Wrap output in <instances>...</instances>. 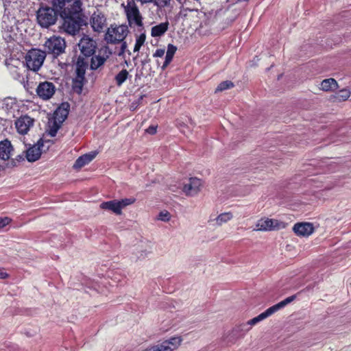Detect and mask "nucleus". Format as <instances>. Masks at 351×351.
<instances>
[{"label": "nucleus", "mask_w": 351, "mask_h": 351, "mask_svg": "<svg viewBox=\"0 0 351 351\" xmlns=\"http://www.w3.org/2000/svg\"><path fill=\"white\" fill-rule=\"evenodd\" d=\"M25 160V158L23 155H18L16 158L8 160L5 165L2 166V169H12L17 167L21 162Z\"/></svg>", "instance_id": "obj_25"}, {"label": "nucleus", "mask_w": 351, "mask_h": 351, "mask_svg": "<svg viewBox=\"0 0 351 351\" xmlns=\"http://www.w3.org/2000/svg\"><path fill=\"white\" fill-rule=\"evenodd\" d=\"M99 207L103 210L112 211L117 215H119L122 213L117 199L104 202L101 203Z\"/></svg>", "instance_id": "obj_19"}, {"label": "nucleus", "mask_w": 351, "mask_h": 351, "mask_svg": "<svg viewBox=\"0 0 351 351\" xmlns=\"http://www.w3.org/2000/svg\"><path fill=\"white\" fill-rule=\"evenodd\" d=\"M173 58V56L166 53L165 60V62L161 67L162 70H165L168 66V65L171 62Z\"/></svg>", "instance_id": "obj_40"}, {"label": "nucleus", "mask_w": 351, "mask_h": 351, "mask_svg": "<svg viewBox=\"0 0 351 351\" xmlns=\"http://www.w3.org/2000/svg\"><path fill=\"white\" fill-rule=\"evenodd\" d=\"M97 152H90L80 156L75 162L73 168L79 169L90 163L97 156Z\"/></svg>", "instance_id": "obj_17"}, {"label": "nucleus", "mask_w": 351, "mask_h": 351, "mask_svg": "<svg viewBox=\"0 0 351 351\" xmlns=\"http://www.w3.org/2000/svg\"><path fill=\"white\" fill-rule=\"evenodd\" d=\"M14 152V147L11 142L5 139L0 141V160L8 161Z\"/></svg>", "instance_id": "obj_15"}, {"label": "nucleus", "mask_w": 351, "mask_h": 351, "mask_svg": "<svg viewBox=\"0 0 351 351\" xmlns=\"http://www.w3.org/2000/svg\"><path fill=\"white\" fill-rule=\"evenodd\" d=\"M148 253H149V252H147L146 250H145V251H141V252H139V254H137V255H136V258H137V259H143V258H144L145 257H146V256H147V254H148Z\"/></svg>", "instance_id": "obj_45"}, {"label": "nucleus", "mask_w": 351, "mask_h": 351, "mask_svg": "<svg viewBox=\"0 0 351 351\" xmlns=\"http://www.w3.org/2000/svg\"><path fill=\"white\" fill-rule=\"evenodd\" d=\"M256 230L271 231L280 230L285 227V223L274 219L262 218L256 224Z\"/></svg>", "instance_id": "obj_8"}, {"label": "nucleus", "mask_w": 351, "mask_h": 351, "mask_svg": "<svg viewBox=\"0 0 351 351\" xmlns=\"http://www.w3.org/2000/svg\"><path fill=\"white\" fill-rule=\"evenodd\" d=\"M60 16L63 22L62 29L68 34L75 35L86 25L82 12V0H66Z\"/></svg>", "instance_id": "obj_1"}, {"label": "nucleus", "mask_w": 351, "mask_h": 351, "mask_svg": "<svg viewBox=\"0 0 351 351\" xmlns=\"http://www.w3.org/2000/svg\"><path fill=\"white\" fill-rule=\"evenodd\" d=\"M146 132L149 134H155L157 132V126L156 125H150L146 129Z\"/></svg>", "instance_id": "obj_43"}, {"label": "nucleus", "mask_w": 351, "mask_h": 351, "mask_svg": "<svg viewBox=\"0 0 351 351\" xmlns=\"http://www.w3.org/2000/svg\"><path fill=\"white\" fill-rule=\"evenodd\" d=\"M146 39V35L145 32L141 33L136 38V43L134 47V52H138L141 47L144 45Z\"/></svg>", "instance_id": "obj_30"}, {"label": "nucleus", "mask_w": 351, "mask_h": 351, "mask_svg": "<svg viewBox=\"0 0 351 351\" xmlns=\"http://www.w3.org/2000/svg\"><path fill=\"white\" fill-rule=\"evenodd\" d=\"M258 322H259V320H258V317H255L251 319L250 320H249L247 322V324H249L250 326H253V325L256 324Z\"/></svg>", "instance_id": "obj_46"}, {"label": "nucleus", "mask_w": 351, "mask_h": 351, "mask_svg": "<svg viewBox=\"0 0 351 351\" xmlns=\"http://www.w3.org/2000/svg\"><path fill=\"white\" fill-rule=\"evenodd\" d=\"M169 328H170V327H168V328H164L163 330H164L165 331H167V330L169 329Z\"/></svg>", "instance_id": "obj_50"}, {"label": "nucleus", "mask_w": 351, "mask_h": 351, "mask_svg": "<svg viewBox=\"0 0 351 351\" xmlns=\"http://www.w3.org/2000/svg\"><path fill=\"white\" fill-rule=\"evenodd\" d=\"M34 119L29 116H22L15 122V126L19 133L26 134L33 125Z\"/></svg>", "instance_id": "obj_12"}, {"label": "nucleus", "mask_w": 351, "mask_h": 351, "mask_svg": "<svg viewBox=\"0 0 351 351\" xmlns=\"http://www.w3.org/2000/svg\"><path fill=\"white\" fill-rule=\"evenodd\" d=\"M62 123L58 122V120L53 119L51 125H50V129L49 130V134L51 137L56 136L58 130L61 127Z\"/></svg>", "instance_id": "obj_34"}, {"label": "nucleus", "mask_w": 351, "mask_h": 351, "mask_svg": "<svg viewBox=\"0 0 351 351\" xmlns=\"http://www.w3.org/2000/svg\"><path fill=\"white\" fill-rule=\"evenodd\" d=\"M171 0H153L154 5L159 8H165L170 4Z\"/></svg>", "instance_id": "obj_39"}, {"label": "nucleus", "mask_w": 351, "mask_h": 351, "mask_svg": "<svg viewBox=\"0 0 351 351\" xmlns=\"http://www.w3.org/2000/svg\"><path fill=\"white\" fill-rule=\"evenodd\" d=\"M11 219L7 217H0V228H3L8 225Z\"/></svg>", "instance_id": "obj_42"}, {"label": "nucleus", "mask_w": 351, "mask_h": 351, "mask_svg": "<svg viewBox=\"0 0 351 351\" xmlns=\"http://www.w3.org/2000/svg\"><path fill=\"white\" fill-rule=\"evenodd\" d=\"M70 109V105L68 102L62 103L55 110L53 119L58 120L59 123H63L67 118Z\"/></svg>", "instance_id": "obj_16"}, {"label": "nucleus", "mask_w": 351, "mask_h": 351, "mask_svg": "<svg viewBox=\"0 0 351 351\" xmlns=\"http://www.w3.org/2000/svg\"><path fill=\"white\" fill-rule=\"evenodd\" d=\"M165 53V49H157L156 50L155 53H154L153 56L161 58L164 56Z\"/></svg>", "instance_id": "obj_44"}, {"label": "nucleus", "mask_w": 351, "mask_h": 351, "mask_svg": "<svg viewBox=\"0 0 351 351\" xmlns=\"http://www.w3.org/2000/svg\"><path fill=\"white\" fill-rule=\"evenodd\" d=\"M90 22L95 32H101L106 26V19L101 12H95L91 16Z\"/></svg>", "instance_id": "obj_11"}, {"label": "nucleus", "mask_w": 351, "mask_h": 351, "mask_svg": "<svg viewBox=\"0 0 351 351\" xmlns=\"http://www.w3.org/2000/svg\"><path fill=\"white\" fill-rule=\"evenodd\" d=\"M232 217V214L230 212H228L220 214L215 220L216 221L217 225L221 226L223 223L230 221Z\"/></svg>", "instance_id": "obj_29"}, {"label": "nucleus", "mask_w": 351, "mask_h": 351, "mask_svg": "<svg viewBox=\"0 0 351 351\" xmlns=\"http://www.w3.org/2000/svg\"><path fill=\"white\" fill-rule=\"evenodd\" d=\"M125 12L130 27L136 26L141 28L139 31L143 29V17L134 1L128 2L127 5L125 6Z\"/></svg>", "instance_id": "obj_3"}, {"label": "nucleus", "mask_w": 351, "mask_h": 351, "mask_svg": "<svg viewBox=\"0 0 351 351\" xmlns=\"http://www.w3.org/2000/svg\"><path fill=\"white\" fill-rule=\"evenodd\" d=\"M182 341V339L180 337H173L143 351H173L180 346Z\"/></svg>", "instance_id": "obj_7"}, {"label": "nucleus", "mask_w": 351, "mask_h": 351, "mask_svg": "<svg viewBox=\"0 0 351 351\" xmlns=\"http://www.w3.org/2000/svg\"><path fill=\"white\" fill-rule=\"evenodd\" d=\"M90 67L91 70H96L99 66L103 65L106 61L107 57L105 58L101 56H92Z\"/></svg>", "instance_id": "obj_24"}, {"label": "nucleus", "mask_w": 351, "mask_h": 351, "mask_svg": "<svg viewBox=\"0 0 351 351\" xmlns=\"http://www.w3.org/2000/svg\"><path fill=\"white\" fill-rule=\"evenodd\" d=\"M178 1L180 2L182 0H177Z\"/></svg>", "instance_id": "obj_51"}, {"label": "nucleus", "mask_w": 351, "mask_h": 351, "mask_svg": "<svg viewBox=\"0 0 351 351\" xmlns=\"http://www.w3.org/2000/svg\"><path fill=\"white\" fill-rule=\"evenodd\" d=\"M129 32L128 27L125 25L119 26L111 25L105 34V40L107 43L116 44L125 40Z\"/></svg>", "instance_id": "obj_4"}, {"label": "nucleus", "mask_w": 351, "mask_h": 351, "mask_svg": "<svg viewBox=\"0 0 351 351\" xmlns=\"http://www.w3.org/2000/svg\"><path fill=\"white\" fill-rule=\"evenodd\" d=\"M295 298H296L295 295L289 296V297L287 298L286 299L283 300L282 301L278 302V304L272 306V308H274L275 312H277L278 311H279L281 308L286 306L289 303L292 302Z\"/></svg>", "instance_id": "obj_28"}, {"label": "nucleus", "mask_w": 351, "mask_h": 351, "mask_svg": "<svg viewBox=\"0 0 351 351\" xmlns=\"http://www.w3.org/2000/svg\"><path fill=\"white\" fill-rule=\"evenodd\" d=\"M78 46L82 55L86 58H88L95 53L97 43L93 38L87 36H84L81 38Z\"/></svg>", "instance_id": "obj_9"}, {"label": "nucleus", "mask_w": 351, "mask_h": 351, "mask_svg": "<svg viewBox=\"0 0 351 351\" xmlns=\"http://www.w3.org/2000/svg\"><path fill=\"white\" fill-rule=\"evenodd\" d=\"M119 43H121V48L118 53V56H122L125 52H128V55H131L130 51L127 50L128 45L126 42L123 40L122 42H119Z\"/></svg>", "instance_id": "obj_38"}, {"label": "nucleus", "mask_w": 351, "mask_h": 351, "mask_svg": "<svg viewBox=\"0 0 351 351\" xmlns=\"http://www.w3.org/2000/svg\"><path fill=\"white\" fill-rule=\"evenodd\" d=\"M170 218H171L170 213L166 210L161 211L158 216V220H160V221H165V222L169 221L170 220Z\"/></svg>", "instance_id": "obj_37"}, {"label": "nucleus", "mask_w": 351, "mask_h": 351, "mask_svg": "<svg viewBox=\"0 0 351 351\" xmlns=\"http://www.w3.org/2000/svg\"><path fill=\"white\" fill-rule=\"evenodd\" d=\"M350 96V92L349 90L343 88L340 90L336 93L335 98L339 101H346Z\"/></svg>", "instance_id": "obj_33"}, {"label": "nucleus", "mask_w": 351, "mask_h": 351, "mask_svg": "<svg viewBox=\"0 0 351 351\" xmlns=\"http://www.w3.org/2000/svg\"><path fill=\"white\" fill-rule=\"evenodd\" d=\"M43 146V143L38 141V144L34 145L26 151V158L29 162H35L38 160L41 156L40 147Z\"/></svg>", "instance_id": "obj_18"}, {"label": "nucleus", "mask_w": 351, "mask_h": 351, "mask_svg": "<svg viewBox=\"0 0 351 351\" xmlns=\"http://www.w3.org/2000/svg\"><path fill=\"white\" fill-rule=\"evenodd\" d=\"M295 298H296L295 295L289 296V297L287 298L286 299L283 300L282 301L278 302V304L272 306V308H274L275 312H277L278 311H279L281 308L286 306L289 303L292 302Z\"/></svg>", "instance_id": "obj_27"}, {"label": "nucleus", "mask_w": 351, "mask_h": 351, "mask_svg": "<svg viewBox=\"0 0 351 351\" xmlns=\"http://www.w3.org/2000/svg\"><path fill=\"white\" fill-rule=\"evenodd\" d=\"M177 51V47L176 46H174L172 44H169L167 45V53L168 54H170V55H172L174 56L176 52Z\"/></svg>", "instance_id": "obj_41"}, {"label": "nucleus", "mask_w": 351, "mask_h": 351, "mask_svg": "<svg viewBox=\"0 0 351 351\" xmlns=\"http://www.w3.org/2000/svg\"><path fill=\"white\" fill-rule=\"evenodd\" d=\"M142 4L147 3H152L153 2V0H140Z\"/></svg>", "instance_id": "obj_49"}, {"label": "nucleus", "mask_w": 351, "mask_h": 351, "mask_svg": "<svg viewBox=\"0 0 351 351\" xmlns=\"http://www.w3.org/2000/svg\"><path fill=\"white\" fill-rule=\"evenodd\" d=\"M45 52L43 51L33 49L28 51L25 56V65L29 70L38 71L43 65L45 59Z\"/></svg>", "instance_id": "obj_6"}, {"label": "nucleus", "mask_w": 351, "mask_h": 351, "mask_svg": "<svg viewBox=\"0 0 351 351\" xmlns=\"http://www.w3.org/2000/svg\"><path fill=\"white\" fill-rule=\"evenodd\" d=\"M234 87V84L230 80L221 82L216 88L215 92H221Z\"/></svg>", "instance_id": "obj_32"}, {"label": "nucleus", "mask_w": 351, "mask_h": 351, "mask_svg": "<svg viewBox=\"0 0 351 351\" xmlns=\"http://www.w3.org/2000/svg\"><path fill=\"white\" fill-rule=\"evenodd\" d=\"M45 54H52L53 57L63 53L66 48V43L64 38L60 36H53L48 38L45 45Z\"/></svg>", "instance_id": "obj_5"}, {"label": "nucleus", "mask_w": 351, "mask_h": 351, "mask_svg": "<svg viewBox=\"0 0 351 351\" xmlns=\"http://www.w3.org/2000/svg\"><path fill=\"white\" fill-rule=\"evenodd\" d=\"M85 82V77H79V75H76L75 77L73 80L72 82V89L73 90L77 93L81 94L82 92V88Z\"/></svg>", "instance_id": "obj_23"}, {"label": "nucleus", "mask_w": 351, "mask_h": 351, "mask_svg": "<svg viewBox=\"0 0 351 351\" xmlns=\"http://www.w3.org/2000/svg\"><path fill=\"white\" fill-rule=\"evenodd\" d=\"M55 92V85L49 82H40L36 88L38 96L44 100L50 99L54 95Z\"/></svg>", "instance_id": "obj_10"}, {"label": "nucleus", "mask_w": 351, "mask_h": 351, "mask_svg": "<svg viewBox=\"0 0 351 351\" xmlns=\"http://www.w3.org/2000/svg\"><path fill=\"white\" fill-rule=\"evenodd\" d=\"M2 23H3L2 27L3 29H8L9 27H12V24L15 23V19H14V17H12V16L10 18L8 16V14H6L5 13L2 17Z\"/></svg>", "instance_id": "obj_31"}, {"label": "nucleus", "mask_w": 351, "mask_h": 351, "mask_svg": "<svg viewBox=\"0 0 351 351\" xmlns=\"http://www.w3.org/2000/svg\"><path fill=\"white\" fill-rule=\"evenodd\" d=\"M274 313H276L274 310V308H272V306L268 308L266 311H265L264 312L261 313L260 315H258V316H256L259 320V322L266 319L267 317L271 316L272 314H274Z\"/></svg>", "instance_id": "obj_36"}, {"label": "nucleus", "mask_w": 351, "mask_h": 351, "mask_svg": "<svg viewBox=\"0 0 351 351\" xmlns=\"http://www.w3.org/2000/svg\"><path fill=\"white\" fill-rule=\"evenodd\" d=\"M8 277V274L3 269H0V279H5Z\"/></svg>", "instance_id": "obj_47"}, {"label": "nucleus", "mask_w": 351, "mask_h": 351, "mask_svg": "<svg viewBox=\"0 0 351 351\" xmlns=\"http://www.w3.org/2000/svg\"><path fill=\"white\" fill-rule=\"evenodd\" d=\"M313 224L308 222L295 223L293 227V231L298 236H309L313 232Z\"/></svg>", "instance_id": "obj_14"}, {"label": "nucleus", "mask_w": 351, "mask_h": 351, "mask_svg": "<svg viewBox=\"0 0 351 351\" xmlns=\"http://www.w3.org/2000/svg\"><path fill=\"white\" fill-rule=\"evenodd\" d=\"M338 88L337 81L333 78L324 80L320 84V89L324 91H332Z\"/></svg>", "instance_id": "obj_22"}, {"label": "nucleus", "mask_w": 351, "mask_h": 351, "mask_svg": "<svg viewBox=\"0 0 351 351\" xmlns=\"http://www.w3.org/2000/svg\"><path fill=\"white\" fill-rule=\"evenodd\" d=\"M202 185V180L197 178H191L188 183L184 184L183 191L187 195H194L197 194Z\"/></svg>", "instance_id": "obj_13"}, {"label": "nucleus", "mask_w": 351, "mask_h": 351, "mask_svg": "<svg viewBox=\"0 0 351 351\" xmlns=\"http://www.w3.org/2000/svg\"><path fill=\"white\" fill-rule=\"evenodd\" d=\"M88 61L84 57L80 56L75 63V73L79 77H85L86 70L88 68Z\"/></svg>", "instance_id": "obj_20"}, {"label": "nucleus", "mask_w": 351, "mask_h": 351, "mask_svg": "<svg viewBox=\"0 0 351 351\" xmlns=\"http://www.w3.org/2000/svg\"><path fill=\"white\" fill-rule=\"evenodd\" d=\"M136 201V199L134 197L130 198H124L121 199L120 200H118L121 210L122 211V209L125 208L126 206L132 204Z\"/></svg>", "instance_id": "obj_35"}, {"label": "nucleus", "mask_w": 351, "mask_h": 351, "mask_svg": "<svg viewBox=\"0 0 351 351\" xmlns=\"http://www.w3.org/2000/svg\"><path fill=\"white\" fill-rule=\"evenodd\" d=\"M129 73L126 69H122L114 77L116 84L121 86L128 78Z\"/></svg>", "instance_id": "obj_26"}, {"label": "nucleus", "mask_w": 351, "mask_h": 351, "mask_svg": "<svg viewBox=\"0 0 351 351\" xmlns=\"http://www.w3.org/2000/svg\"><path fill=\"white\" fill-rule=\"evenodd\" d=\"M11 1L12 0H2V1L3 2V5L5 7V12L8 10V8L6 7L8 5V3H10Z\"/></svg>", "instance_id": "obj_48"}, {"label": "nucleus", "mask_w": 351, "mask_h": 351, "mask_svg": "<svg viewBox=\"0 0 351 351\" xmlns=\"http://www.w3.org/2000/svg\"><path fill=\"white\" fill-rule=\"evenodd\" d=\"M169 25V22L166 21L153 26L151 29L152 36L154 38L162 36L168 30Z\"/></svg>", "instance_id": "obj_21"}, {"label": "nucleus", "mask_w": 351, "mask_h": 351, "mask_svg": "<svg viewBox=\"0 0 351 351\" xmlns=\"http://www.w3.org/2000/svg\"><path fill=\"white\" fill-rule=\"evenodd\" d=\"M66 0H51L49 6L42 4L36 12V19L39 25L42 27L48 28L54 25L58 16H60Z\"/></svg>", "instance_id": "obj_2"}]
</instances>
